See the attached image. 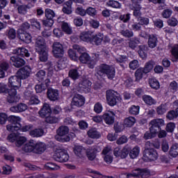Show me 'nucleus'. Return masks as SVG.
Returning <instances> with one entry per match:
<instances>
[{"label": "nucleus", "instance_id": "nucleus-57", "mask_svg": "<svg viewBox=\"0 0 178 178\" xmlns=\"http://www.w3.org/2000/svg\"><path fill=\"white\" fill-rule=\"evenodd\" d=\"M86 15L94 17L95 16H97V10L92 7H88L86 9Z\"/></svg>", "mask_w": 178, "mask_h": 178}, {"label": "nucleus", "instance_id": "nucleus-9", "mask_svg": "<svg viewBox=\"0 0 178 178\" xmlns=\"http://www.w3.org/2000/svg\"><path fill=\"white\" fill-rule=\"evenodd\" d=\"M52 48L53 55L55 58H62L63 56L65 51H63V45L62 44L59 42H55L52 45Z\"/></svg>", "mask_w": 178, "mask_h": 178}, {"label": "nucleus", "instance_id": "nucleus-49", "mask_svg": "<svg viewBox=\"0 0 178 178\" xmlns=\"http://www.w3.org/2000/svg\"><path fill=\"white\" fill-rule=\"evenodd\" d=\"M61 27L64 33H66V34H69V35L72 34V28L69 26V24L66 22H63L61 25Z\"/></svg>", "mask_w": 178, "mask_h": 178}, {"label": "nucleus", "instance_id": "nucleus-55", "mask_svg": "<svg viewBox=\"0 0 178 178\" xmlns=\"http://www.w3.org/2000/svg\"><path fill=\"white\" fill-rule=\"evenodd\" d=\"M156 113L158 115H163V113H166V104H161L156 108Z\"/></svg>", "mask_w": 178, "mask_h": 178}, {"label": "nucleus", "instance_id": "nucleus-62", "mask_svg": "<svg viewBox=\"0 0 178 178\" xmlns=\"http://www.w3.org/2000/svg\"><path fill=\"white\" fill-rule=\"evenodd\" d=\"M169 88H170V91H172V92H176V91L178 90V84H177V82H176V81H172L170 83Z\"/></svg>", "mask_w": 178, "mask_h": 178}, {"label": "nucleus", "instance_id": "nucleus-32", "mask_svg": "<svg viewBox=\"0 0 178 178\" xmlns=\"http://www.w3.org/2000/svg\"><path fill=\"white\" fill-rule=\"evenodd\" d=\"M92 36V33L90 32H82L79 35L81 40L86 42H91Z\"/></svg>", "mask_w": 178, "mask_h": 178}, {"label": "nucleus", "instance_id": "nucleus-19", "mask_svg": "<svg viewBox=\"0 0 178 178\" xmlns=\"http://www.w3.org/2000/svg\"><path fill=\"white\" fill-rule=\"evenodd\" d=\"M130 9L134 10L133 15L136 19L141 17L143 13H141V6L140 4L138 3H133L130 5Z\"/></svg>", "mask_w": 178, "mask_h": 178}, {"label": "nucleus", "instance_id": "nucleus-52", "mask_svg": "<svg viewBox=\"0 0 178 178\" xmlns=\"http://www.w3.org/2000/svg\"><path fill=\"white\" fill-rule=\"evenodd\" d=\"M27 141V139L24 136H19L17 138V140L15 142L16 147H22L24 143Z\"/></svg>", "mask_w": 178, "mask_h": 178}, {"label": "nucleus", "instance_id": "nucleus-15", "mask_svg": "<svg viewBox=\"0 0 178 178\" xmlns=\"http://www.w3.org/2000/svg\"><path fill=\"white\" fill-rule=\"evenodd\" d=\"M27 104L24 103H19L15 106H11L10 108V111L13 113H22V112H25L27 111Z\"/></svg>", "mask_w": 178, "mask_h": 178}, {"label": "nucleus", "instance_id": "nucleus-44", "mask_svg": "<svg viewBox=\"0 0 178 178\" xmlns=\"http://www.w3.org/2000/svg\"><path fill=\"white\" fill-rule=\"evenodd\" d=\"M58 122H59V120L55 116L49 115L45 117L46 123H50V124H54L55 123H58Z\"/></svg>", "mask_w": 178, "mask_h": 178}, {"label": "nucleus", "instance_id": "nucleus-30", "mask_svg": "<svg viewBox=\"0 0 178 178\" xmlns=\"http://www.w3.org/2000/svg\"><path fill=\"white\" fill-rule=\"evenodd\" d=\"M72 1H66L65 3H64L62 10L63 13H65V15H72L73 12L72 10Z\"/></svg>", "mask_w": 178, "mask_h": 178}, {"label": "nucleus", "instance_id": "nucleus-24", "mask_svg": "<svg viewBox=\"0 0 178 178\" xmlns=\"http://www.w3.org/2000/svg\"><path fill=\"white\" fill-rule=\"evenodd\" d=\"M74 153L79 158H83L86 155V148L81 145H74L73 147Z\"/></svg>", "mask_w": 178, "mask_h": 178}, {"label": "nucleus", "instance_id": "nucleus-60", "mask_svg": "<svg viewBox=\"0 0 178 178\" xmlns=\"http://www.w3.org/2000/svg\"><path fill=\"white\" fill-rule=\"evenodd\" d=\"M27 9H29V7L26 5L19 6L17 8L18 13L19 15H26L27 13Z\"/></svg>", "mask_w": 178, "mask_h": 178}, {"label": "nucleus", "instance_id": "nucleus-28", "mask_svg": "<svg viewBox=\"0 0 178 178\" xmlns=\"http://www.w3.org/2000/svg\"><path fill=\"white\" fill-rule=\"evenodd\" d=\"M88 136L90 137V138H93V139H98L101 137V134L98 132L97 129L95 128H92L88 131Z\"/></svg>", "mask_w": 178, "mask_h": 178}, {"label": "nucleus", "instance_id": "nucleus-51", "mask_svg": "<svg viewBox=\"0 0 178 178\" xmlns=\"http://www.w3.org/2000/svg\"><path fill=\"white\" fill-rule=\"evenodd\" d=\"M79 72L76 69H72L69 72V76L72 79V80H77L79 79Z\"/></svg>", "mask_w": 178, "mask_h": 178}, {"label": "nucleus", "instance_id": "nucleus-31", "mask_svg": "<svg viewBox=\"0 0 178 178\" xmlns=\"http://www.w3.org/2000/svg\"><path fill=\"white\" fill-rule=\"evenodd\" d=\"M56 134L60 137H63L69 134V127L67 126H60L57 130Z\"/></svg>", "mask_w": 178, "mask_h": 178}, {"label": "nucleus", "instance_id": "nucleus-12", "mask_svg": "<svg viewBox=\"0 0 178 178\" xmlns=\"http://www.w3.org/2000/svg\"><path fill=\"white\" fill-rule=\"evenodd\" d=\"M8 86L9 87H12V88L18 90L22 86V79L17 75L13 76L8 79Z\"/></svg>", "mask_w": 178, "mask_h": 178}, {"label": "nucleus", "instance_id": "nucleus-26", "mask_svg": "<svg viewBox=\"0 0 178 178\" xmlns=\"http://www.w3.org/2000/svg\"><path fill=\"white\" fill-rule=\"evenodd\" d=\"M147 45L149 48H151L152 49L155 48L156 45H158V38L155 35H150L149 36Z\"/></svg>", "mask_w": 178, "mask_h": 178}, {"label": "nucleus", "instance_id": "nucleus-43", "mask_svg": "<svg viewBox=\"0 0 178 178\" xmlns=\"http://www.w3.org/2000/svg\"><path fill=\"white\" fill-rule=\"evenodd\" d=\"M107 6H111V8H115V9H120L122 8V4L115 0H109L107 2Z\"/></svg>", "mask_w": 178, "mask_h": 178}, {"label": "nucleus", "instance_id": "nucleus-8", "mask_svg": "<svg viewBox=\"0 0 178 178\" xmlns=\"http://www.w3.org/2000/svg\"><path fill=\"white\" fill-rule=\"evenodd\" d=\"M97 152H101V147L98 145L91 147L86 150V154L89 161H94L97 158Z\"/></svg>", "mask_w": 178, "mask_h": 178}, {"label": "nucleus", "instance_id": "nucleus-13", "mask_svg": "<svg viewBox=\"0 0 178 178\" xmlns=\"http://www.w3.org/2000/svg\"><path fill=\"white\" fill-rule=\"evenodd\" d=\"M91 81L85 79L79 83L78 91H84V92H90L91 91Z\"/></svg>", "mask_w": 178, "mask_h": 178}, {"label": "nucleus", "instance_id": "nucleus-22", "mask_svg": "<svg viewBox=\"0 0 178 178\" xmlns=\"http://www.w3.org/2000/svg\"><path fill=\"white\" fill-rule=\"evenodd\" d=\"M10 60L11 62L13 63V66H15V67H22L23 66H24V65H26V61L24 60V59L20 58V57H17V56H12L10 58Z\"/></svg>", "mask_w": 178, "mask_h": 178}, {"label": "nucleus", "instance_id": "nucleus-20", "mask_svg": "<svg viewBox=\"0 0 178 178\" xmlns=\"http://www.w3.org/2000/svg\"><path fill=\"white\" fill-rule=\"evenodd\" d=\"M52 113V111L51 110V106L49 104L44 103L41 110L39 111V115L40 118H47Z\"/></svg>", "mask_w": 178, "mask_h": 178}, {"label": "nucleus", "instance_id": "nucleus-34", "mask_svg": "<svg viewBox=\"0 0 178 178\" xmlns=\"http://www.w3.org/2000/svg\"><path fill=\"white\" fill-rule=\"evenodd\" d=\"M143 101L147 104V105H155L156 104V101L152 97L147 95H144L143 96Z\"/></svg>", "mask_w": 178, "mask_h": 178}, {"label": "nucleus", "instance_id": "nucleus-63", "mask_svg": "<svg viewBox=\"0 0 178 178\" xmlns=\"http://www.w3.org/2000/svg\"><path fill=\"white\" fill-rule=\"evenodd\" d=\"M88 173H91V176L93 178H99L101 177V173L97 170H94L90 168H88L87 169Z\"/></svg>", "mask_w": 178, "mask_h": 178}, {"label": "nucleus", "instance_id": "nucleus-37", "mask_svg": "<svg viewBox=\"0 0 178 178\" xmlns=\"http://www.w3.org/2000/svg\"><path fill=\"white\" fill-rule=\"evenodd\" d=\"M149 84L151 88L153 90H159L161 86L159 85V81L156 80L155 78H152L149 79Z\"/></svg>", "mask_w": 178, "mask_h": 178}, {"label": "nucleus", "instance_id": "nucleus-41", "mask_svg": "<svg viewBox=\"0 0 178 178\" xmlns=\"http://www.w3.org/2000/svg\"><path fill=\"white\" fill-rule=\"evenodd\" d=\"M149 124H154V126H157V127H162V126H165V120L163 119H154L150 121Z\"/></svg>", "mask_w": 178, "mask_h": 178}, {"label": "nucleus", "instance_id": "nucleus-46", "mask_svg": "<svg viewBox=\"0 0 178 178\" xmlns=\"http://www.w3.org/2000/svg\"><path fill=\"white\" fill-rule=\"evenodd\" d=\"M46 72L44 70H40L35 74V77L37 78L38 81H43L45 79Z\"/></svg>", "mask_w": 178, "mask_h": 178}, {"label": "nucleus", "instance_id": "nucleus-33", "mask_svg": "<svg viewBox=\"0 0 178 178\" xmlns=\"http://www.w3.org/2000/svg\"><path fill=\"white\" fill-rule=\"evenodd\" d=\"M138 44H140V40L138 38H131L128 42L129 47L134 50L138 47Z\"/></svg>", "mask_w": 178, "mask_h": 178}, {"label": "nucleus", "instance_id": "nucleus-17", "mask_svg": "<svg viewBox=\"0 0 178 178\" xmlns=\"http://www.w3.org/2000/svg\"><path fill=\"white\" fill-rule=\"evenodd\" d=\"M18 38L21 41L26 42V44H30L31 42V35L27 32H23L22 29H18Z\"/></svg>", "mask_w": 178, "mask_h": 178}, {"label": "nucleus", "instance_id": "nucleus-6", "mask_svg": "<svg viewBox=\"0 0 178 178\" xmlns=\"http://www.w3.org/2000/svg\"><path fill=\"white\" fill-rule=\"evenodd\" d=\"M158 156H159V155L154 149H145L143 152V161L154 162L158 159Z\"/></svg>", "mask_w": 178, "mask_h": 178}, {"label": "nucleus", "instance_id": "nucleus-54", "mask_svg": "<svg viewBox=\"0 0 178 178\" xmlns=\"http://www.w3.org/2000/svg\"><path fill=\"white\" fill-rule=\"evenodd\" d=\"M90 58V56L87 53H83L79 56V60L81 63H87Z\"/></svg>", "mask_w": 178, "mask_h": 178}, {"label": "nucleus", "instance_id": "nucleus-48", "mask_svg": "<svg viewBox=\"0 0 178 178\" xmlns=\"http://www.w3.org/2000/svg\"><path fill=\"white\" fill-rule=\"evenodd\" d=\"M120 34L123 35V37H125V38H131V37H134V33L129 29L121 31Z\"/></svg>", "mask_w": 178, "mask_h": 178}, {"label": "nucleus", "instance_id": "nucleus-64", "mask_svg": "<svg viewBox=\"0 0 178 178\" xmlns=\"http://www.w3.org/2000/svg\"><path fill=\"white\" fill-rule=\"evenodd\" d=\"M151 176V172L147 169H141L140 170V177L147 178Z\"/></svg>", "mask_w": 178, "mask_h": 178}, {"label": "nucleus", "instance_id": "nucleus-50", "mask_svg": "<svg viewBox=\"0 0 178 178\" xmlns=\"http://www.w3.org/2000/svg\"><path fill=\"white\" fill-rule=\"evenodd\" d=\"M172 13H173V11L170 8H167L163 10L161 16L164 19H169L172 16Z\"/></svg>", "mask_w": 178, "mask_h": 178}, {"label": "nucleus", "instance_id": "nucleus-23", "mask_svg": "<svg viewBox=\"0 0 178 178\" xmlns=\"http://www.w3.org/2000/svg\"><path fill=\"white\" fill-rule=\"evenodd\" d=\"M47 149V145L42 142L34 143V154H42Z\"/></svg>", "mask_w": 178, "mask_h": 178}, {"label": "nucleus", "instance_id": "nucleus-42", "mask_svg": "<svg viewBox=\"0 0 178 178\" xmlns=\"http://www.w3.org/2000/svg\"><path fill=\"white\" fill-rule=\"evenodd\" d=\"M170 155L172 156V158H176L178 155V144L175 143L172 145L170 149Z\"/></svg>", "mask_w": 178, "mask_h": 178}, {"label": "nucleus", "instance_id": "nucleus-59", "mask_svg": "<svg viewBox=\"0 0 178 178\" xmlns=\"http://www.w3.org/2000/svg\"><path fill=\"white\" fill-rule=\"evenodd\" d=\"M45 16L47 19H49L50 20H52L54 17H55V13L49 8L46 9L45 10Z\"/></svg>", "mask_w": 178, "mask_h": 178}, {"label": "nucleus", "instance_id": "nucleus-58", "mask_svg": "<svg viewBox=\"0 0 178 178\" xmlns=\"http://www.w3.org/2000/svg\"><path fill=\"white\" fill-rule=\"evenodd\" d=\"M166 118L169 120H173L174 119H177V115L176 114V111L175 110L170 111L168 113Z\"/></svg>", "mask_w": 178, "mask_h": 178}, {"label": "nucleus", "instance_id": "nucleus-45", "mask_svg": "<svg viewBox=\"0 0 178 178\" xmlns=\"http://www.w3.org/2000/svg\"><path fill=\"white\" fill-rule=\"evenodd\" d=\"M130 115H138L140 113V106L133 105L129 108Z\"/></svg>", "mask_w": 178, "mask_h": 178}, {"label": "nucleus", "instance_id": "nucleus-18", "mask_svg": "<svg viewBox=\"0 0 178 178\" xmlns=\"http://www.w3.org/2000/svg\"><path fill=\"white\" fill-rule=\"evenodd\" d=\"M47 98H49L50 101H58V99H59V91L52 88H48Z\"/></svg>", "mask_w": 178, "mask_h": 178}, {"label": "nucleus", "instance_id": "nucleus-14", "mask_svg": "<svg viewBox=\"0 0 178 178\" xmlns=\"http://www.w3.org/2000/svg\"><path fill=\"white\" fill-rule=\"evenodd\" d=\"M113 154L116 158H121V159H124L127 158V155H129V149L127 148L121 149L120 147H115L114 149Z\"/></svg>", "mask_w": 178, "mask_h": 178}, {"label": "nucleus", "instance_id": "nucleus-21", "mask_svg": "<svg viewBox=\"0 0 178 178\" xmlns=\"http://www.w3.org/2000/svg\"><path fill=\"white\" fill-rule=\"evenodd\" d=\"M104 40V34L99 33L96 35H92L90 44H95V45H101V43Z\"/></svg>", "mask_w": 178, "mask_h": 178}, {"label": "nucleus", "instance_id": "nucleus-38", "mask_svg": "<svg viewBox=\"0 0 178 178\" xmlns=\"http://www.w3.org/2000/svg\"><path fill=\"white\" fill-rule=\"evenodd\" d=\"M154 66H155V62L154 60H149L147 63H146L145 67L143 68L145 70V74H147V73H149L152 69H154Z\"/></svg>", "mask_w": 178, "mask_h": 178}, {"label": "nucleus", "instance_id": "nucleus-16", "mask_svg": "<svg viewBox=\"0 0 178 178\" xmlns=\"http://www.w3.org/2000/svg\"><path fill=\"white\" fill-rule=\"evenodd\" d=\"M102 119L106 124H113L115 123V113L108 111L102 115Z\"/></svg>", "mask_w": 178, "mask_h": 178}, {"label": "nucleus", "instance_id": "nucleus-1", "mask_svg": "<svg viewBox=\"0 0 178 178\" xmlns=\"http://www.w3.org/2000/svg\"><path fill=\"white\" fill-rule=\"evenodd\" d=\"M35 49L39 54L40 60L47 62L48 60V48L45 40L39 36L37 38L35 43Z\"/></svg>", "mask_w": 178, "mask_h": 178}, {"label": "nucleus", "instance_id": "nucleus-47", "mask_svg": "<svg viewBox=\"0 0 178 178\" xmlns=\"http://www.w3.org/2000/svg\"><path fill=\"white\" fill-rule=\"evenodd\" d=\"M141 175V169L137 168L136 170H134L132 171V173H129L127 175V177H140Z\"/></svg>", "mask_w": 178, "mask_h": 178}, {"label": "nucleus", "instance_id": "nucleus-56", "mask_svg": "<svg viewBox=\"0 0 178 178\" xmlns=\"http://www.w3.org/2000/svg\"><path fill=\"white\" fill-rule=\"evenodd\" d=\"M35 90L38 93L42 92V91L47 90V86H45V83H42L41 84L36 85L35 86Z\"/></svg>", "mask_w": 178, "mask_h": 178}, {"label": "nucleus", "instance_id": "nucleus-11", "mask_svg": "<svg viewBox=\"0 0 178 178\" xmlns=\"http://www.w3.org/2000/svg\"><path fill=\"white\" fill-rule=\"evenodd\" d=\"M7 92L8 95L7 96L6 101L8 104H16L17 102H19L17 91L15 88L9 89Z\"/></svg>", "mask_w": 178, "mask_h": 178}, {"label": "nucleus", "instance_id": "nucleus-61", "mask_svg": "<svg viewBox=\"0 0 178 178\" xmlns=\"http://www.w3.org/2000/svg\"><path fill=\"white\" fill-rule=\"evenodd\" d=\"M149 130L150 131H152V133H153V134L154 136H156V134L160 131L161 128H159V127H157L156 125L154 124H149Z\"/></svg>", "mask_w": 178, "mask_h": 178}, {"label": "nucleus", "instance_id": "nucleus-36", "mask_svg": "<svg viewBox=\"0 0 178 178\" xmlns=\"http://www.w3.org/2000/svg\"><path fill=\"white\" fill-rule=\"evenodd\" d=\"M136 123V118L134 117H128L124 119V124L126 126V127H131L132 126H134V124Z\"/></svg>", "mask_w": 178, "mask_h": 178}, {"label": "nucleus", "instance_id": "nucleus-2", "mask_svg": "<svg viewBox=\"0 0 178 178\" xmlns=\"http://www.w3.org/2000/svg\"><path fill=\"white\" fill-rule=\"evenodd\" d=\"M95 76L102 77L106 74L109 80H113V79H115V74L116 73L115 67L107 64H101L98 65L95 68Z\"/></svg>", "mask_w": 178, "mask_h": 178}, {"label": "nucleus", "instance_id": "nucleus-4", "mask_svg": "<svg viewBox=\"0 0 178 178\" xmlns=\"http://www.w3.org/2000/svg\"><path fill=\"white\" fill-rule=\"evenodd\" d=\"M106 99L110 106H115L118 102H120L122 97L118 92L113 90H108L106 91Z\"/></svg>", "mask_w": 178, "mask_h": 178}, {"label": "nucleus", "instance_id": "nucleus-5", "mask_svg": "<svg viewBox=\"0 0 178 178\" xmlns=\"http://www.w3.org/2000/svg\"><path fill=\"white\" fill-rule=\"evenodd\" d=\"M53 158L57 162H67L69 161V154L64 149H58L53 156Z\"/></svg>", "mask_w": 178, "mask_h": 178}, {"label": "nucleus", "instance_id": "nucleus-27", "mask_svg": "<svg viewBox=\"0 0 178 178\" xmlns=\"http://www.w3.org/2000/svg\"><path fill=\"white\" fill-rule=\"evenodd\" d=\"M44 129H41V128H38V129H35L33 130H31L29 131V135L31 137H42V136H44Z\"/></svg>", "mask_w": 178, "mask_h": 178}, {"label": "nucleus", "instance_id": "nucleus-3", "mask_svg": "<svg viewBox=\"0 0 178 178\" xmlns=\"http://www.w3.org/2000/svg\"><path fill=\"white\" fill-rule=\"evenodd\" d=\"M8 122L11 123V124H10L6 126V130H8V131L13 133V131H17V130H20L22 128V124H20L22 118L19 116L10 115L8 118Z\"/></svg>", "mask_w": 178, "mask_h": 178}, {"label": "nucleus", "instance_id": "nucleus-29", "mask_svg": "<svg viewBox=\"0 0 178 178\" xmlns=\"http://www.w3.org/2000/svg\"><path fill=\"white\" fill-rule=\"evenodd\" d=\"M22 151L24 152H33L34 154V142L29 141L22 147Z\"/></svg>", "mask_w": 178, "mask_h": 178}, {"label": "nucleus", "instance_id": "nucleus-7", "mask_svg": "<svg viewBox=\"0 0 178 178\" xmlns=\"http://www.w3.org/2000/svg\"><path fill=\"white\" fill-rule=\"evenodd\" d=\"M86 104V99L81 95H75L71 102V106L73 109L74 108H81Z\"/></svg>", "mask_w": 178, "mask_h": 178}, {"label": "nucleus", "instance_id": "nucleus-25", "mask_svg": "<svg viewBox=\"0 0 178 178\" xmlns=\"http://www.w3.org/2000/svg\"><path fill=\"white\" fill-rule=\"evenodd\" d=\"M13 52L16 55H18V56H26V58H29V56H30V53H29V50H27L24 47L17 48L13 51Z\"/></svg>", "mask_w": 178, "mask_h": 178}, {"label": "nucleus", "instance_id": "nucleus-10", "mask_svg": "<svg viewBox=\"0 0 178 178\" xmlns=\"http://www.w3.org/2000/svg\"><path fill=\"white\" fill-rule=\"evenodd\" d=\"M30 74H31V68L27 65L20 68L17 72V76L21 80H26V79H29V77H30Z\"/></svg>", "mask_w": 178, "mask_h": 178}, {"label": "nucleus", "instance_id": "nucleus-35", "mask_svg": "<svg viewBox=\"0 0 178 178\" xmlns=\"http://www.w3.org/2000/svg\"><path fill=\"white\" fill-rule=\"evenodd\" d=\"M44 168L45 169H47V170H59V169H60V167H59V165L52 162H48L45 163Z\"/></svg>", "mask_w": 178, "mask_h": 178}, {"label": "nucleus", "instance_id": "nucleus-53", "mask_svg": "<svg viewBox=\"0 0 178 178\" xmlns=\"http://www.w3.org/2000/svg\"><path fill=\"white\" fill-rule=\"evenodd\" d=\"M130 26V29L133 30V31H141V25L140 24V22L137 23V22H134L133 24H129Z\"/></svg>", "mask_w": 178, "mask_h": 178}, {"label": "nucleus", "instance_id": "nucleus-40", "mask_svg": "<svg viewBox=\"0 0 178 178\" xmlns=\"http://www.w3.org/2000/svg\"><path fill=\"white\" fill-rule=\"evenodd\" d=\"M145 74V71L143 68H139L135 72L136 81H140L143 79V76Z\"/></svg>", "mask_w": 178, "mask_h": 178}, {"label": "nucleus", "instance_id": "nucleus-39", "mask_svg": "<svg viewBox=\"0 0 178 178\" xmlns=\"http://www.w3.org/2000/svg\"><path fill=\"white\" fill-rule=\"evenodd\" d=\"M138 155H140V147L138 146H136L130 151L129 156L131 159H136Z\"/></svg>", "mask_w": 178, "mask_h": 178}]
</instances>
